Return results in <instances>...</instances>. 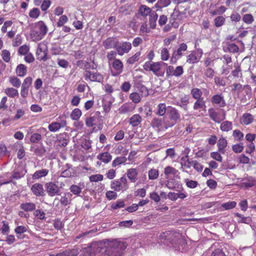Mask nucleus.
<instances>
[{
    "label": "nucleus",
    "instance_id": "obj_33",
    "mask_svg": "<svg viewBox=\"0 0 256 256\" xmlns=\"http://www.w3.org/2000/svg\"><path fill=\"white\" fill-rule=\"evenodd\" d=\"M48 172L49 170L47 169H42L37 170L32 174V178L34 180H37L44 177L48 174Z\"/></svg>",
    "mask_w": 256,
    "mask_h": 256
},
{
    "label": "nucleus",
    "instance_id": "obj_27",
    "mask_svg": "<svg viewBox=\"0 0 256 256\" xmlns=\"http://www.w3.org/2000/svg\"><path fill=\"white\" fill-rule=\"evenodd\" d=\"M142 121V117L139 114H136L133 115L130 118L129 122L132 126H137L141 123Z\"/></svg>",
    "mask_w": 256,
    "mask_h": 256
},
{
    "label": "nucleus",
    "instance_id": "obj_15",
    "mask_svg": "<svg viewBox=\"0 0 256 256\" xmlns=\"http://www.w3.org/2000/svg\"><path fill=\"white\" fill-rule=\"evenodd\" d=\"M69 141V136L66 132L60 134L56 141L57 144L61 147H64Z\"/></svg>",
    "mask_w": 256,
    "mask_h": 256
},
{
    "label": "nucleus",
    "instance_id": "obj_1",
    "mask_svg": "<svg viewBox=\"0 0 256 256\" xmlns=\"http://www.w3.org/2000/svg\"><path fill=\"white\" fill-rule=\"evenodd\" d=\"M128 244L123 241L108 240L92 244V247L97 246L103 256H121L123 251L126 248Z\"/></svg>",
    "mask_w": 256,
    "mask_h": 256
},
{
    "label": "nucleus",
    "instance_id": "obj_34",
    "mask_svg": "<svg viewBox=\"0 0 256 256\" xmlns=\"http://www.w3.org/2000/svg\"><path fill=\"white\" fill-rule=\"evenodd\" d=\"M152 126L159 130H163V118H154L152 121Z\"/></svg>",
    "mask_w": 256,
    "mask_h": 256
},
{
    "label": "nucleus",
    "instance_id": "obj_41",
    "mask_svg": "<svg viewBox=\"0 0 256 256\" xmlns=\"http://www.w3.org/2000/svg\"><path fill=\"white\" fill-rule=\"evenodd\" d=\"M72 194L69 192L64 194V196H62L60 200V204L64 206H66L68 205L70 200H68L70 198Z\"/></svg>",
    "mask_w": 256,
    "mask_h": 256
},
{
    "label": "nucleus",
    "instance_id": "obj_4",
    "mask_svg": "<svg viewBox=\"0 0 256 256\" xmlns=\"http://www.w3.org/2000/svg\"><path fill=\"white\" fill-rule=\"evenodd\" d=\"M160 240H170L172 244H176V242L180 244H184L185 242L182 236L178 232H174L170 231H166L161 234L159 236Z\"/></svg>",
    "mask_w": 256,
    "mask_h": 256
},
{
    "label": "nucleus",
    "instance_id": "obj_12",
    "mask_svg": "<svg viewBox=\"0 0 256 256\" xmlns=\"http://www.w3.org/2000/svg\"><path fill=\"white\" fill-rule=\"evenodd\" d=\"M110 66H112V68L114 70V72H112V75L114 76H118L120 74L124 68V64L120 60H114L110 64H108Z\"/></svg>",
    "mask_w": 256,
    "mask_h": 256
},
{
    "label": "nucleus",
    "instance_id": "obj_48",
    "mask_svg": "<svg viewBox=\"0 0 256 256\" xmlns=\"http://www.w3.org/2000/svg\"><path fill=\"white\" fill-rule=\"evenodd\" d=\"M141 53L140 52H136L134 56L129 58L127 60V63L130 64H133L138 62L140 58Z\"/></svg>",
    "mask_w": 256,
    "mask_h": 256
},
{
    "label": "nucleus",
    "instance_id": "obj_62",
    "mask_svg": "<svg viewBox=\"0 0 256 256\" xmlns=\"http://www.w3.org/2000/svg\"><path fill=\"white\" fill-rule=\"evenodd\" d=\"M104 176L102 174H93L90 176V182H97L102 180Z\"/></svg>",
    "mask_w": 256,
    "mask_h": 256
},
{
    "label": "nucleus",
    "instance_id": "obj_20",
    "mask_svg": "<svg viewBox=\"0 0 256 256\" xmlns=\"http://www.w3.org/2000/svg\"><path fill=\"white\" fill-rule=\"evenodd\" d=\"M20 208L26 212H32L36 210V205L32 202H24L20 204Z\"/></svg>",
    "mask_w": 256,
    "mask_h": 256
},
{
    "label": "nucleus",
    "instance_id": "obj_50",
    "mask_svg": "<svg viewBox=\"0 0 256 256\" xmlns=\"http://www.w3.org/2000/svg\"><path fill=\"white\" fill-rule=\"evenodd\" d=\"M82 116L81 110L78 108L74 109L71 113L70 118L72 120H76Z\"/></svg>",
    "mask_w": 256,
    "mask_h": 256
},
{
    "label": "nucleus",
    "instance_id": "obj_38",
    "mask_svg": "<svg viewBox=\"0 0 256 256\" xmlns=\"http://www.w3.org/2000/svg\"><path fill=\"white\" fill-rule=\"evenodd\" d=\"M110 188L116 191L124 190L123 187L119 180H114L111 182Z\"/></svg>",
    "mask_w": 256,
    "mask_h": 256
},
{
    "label": "nucleus",
    "instance_id": "obj_45",
    "mask_svg": "<svg viewBox=\"0 0 256 256\" xmlns=\"http://www.w3.org/2000/svg\"><path fill=\"white\" fill-rule=\"evenodd\" d=\"M42 138V136L38 132H35L31 135L30 138V141L31 143L32 144L38 143L41 141Z\"/></svg>",
    "mask_w": 256,
    "mask_h": 256
},
{
    "label": "nucleus",
    "instance_id": "obj_25",
    "mask_svg": "<svg viewBox=\"0 0 256 256\" xmlns=\"http://www.w3.org/2000/svg\"><path fill=\"white\" fill-rule=\"evenodd\" d=\"M26 172V170L20 168L14 170L11 176V178L18 180L22 178Z\"/></svg>",
    "mask_w": 256,
    "mask_h": 256
},
{
    "label": "nucleus",
    "instance_id": "obj_3",
    "mask_svg": "<svg viewBox=\"0 0 256 256\" xmlns=\"http://www.w3.org/2000/svg\"><path fill=\"white\" fill-rule=\"evenodd\" d=\"M162 65L167 66V64L162 62L148 61L144 64L143 68L146 71H152L154 75L158 77H162L164 74V70L162 68Z\"/></svg>",
    "mask_w": 256,
    "mask_h": 256
},
{
    "label": "nucleus",
    "instance_id": "obj_24",
    "mask_svg": "<svg viewBox=\"0 0 256 256\" xmlns=\"http://www.w3.org/2000/svg\"><path fill=\"white\" fill-rule=\"evenodd\" d=\"M127 176L132 182H135L138 179V172L136 168H130L127 170Z\"/></svg>",
    "mask_w": 256,
    "mask_h": 256
},
{
    "label": "nucleus",
    "instance_id": "obj_51",
    "mask_svg": "<svg viewBox=\"0 0 256 256\" xmlns=\"http://www.w3.org/2000/svg\"><path fill=\"white\" fill-rule=\"evenodd\" d=\"M30 47L26 44H24L20 46L18 50V54L20 56H24L28 53Z\"/></svg>",
    "mask_w": 256,
    "mask_h": 256
},
{
    "label": "nucleus",
    "instance_id": "obj_18",
    "mask_svg": "<svg viewBox=\"0 0 256 256\" xmlns=\"http://www.w3.org/2000/svg\"><path fill=\"white\" fill-rule=\"evenodd\" d=\"M32 193L36 196H42L44 194L43 186L40 184H35L31 188Z\"/></svg>",
    "mask_w": 256,
    "mask_h": 256
},
{
    "label": "nucleus",
    "instance_id": "obj_2",
    "mask_svg": "<svg viewBox=\"0 0 256 256\" xmlns=\"http://www.w3.org/2000/svg\"><path fill=\"white\" fill-rule=\"evenodd\" d=\"M48 28L43 21H39L36 23L30 32V37L33 41L37 42L41 40L47 34Z\"/></svg>",
    "mask_w": 256,
    "mask_h": 256
},
{
    "label": "nucleus",
    "instance_id": "obj_46",
    "mask_svg": "<svg viewBox=\"0 0 256 256\" xmlns=\"http://www.w3.org/2000/svg\"><path fill=\"white\" fill-rule=\"evenodd\" d=\"M158 170L155 168H152L148 172V179L150 180L156 179L158 178Z\"/></svg>",
    "mask_w": 256,
    "mask_h": 256
},
{
    "label": "nucleus",
    "instance_id": "obj_37",
    "mask_svg": "<svg viewBox=\"0 0 256 256\" xmlns=\"http://www.w3.org/2000/svg\"><path fill=\"white\" fill-rule=\"evenodd\" d=\"M206 107V102L204 98H200V100H196V102L194 103L193 108L194 110H198L204 108Z\"/></svg>",
    "mask_w": 256,
    "mask_h": 256
},
{
    "label": "nucleus",
    "instance_id": "obj_9",
    "mask_svg": "<svg viewBox=\"0 0 256 256\" xmlns=\"http://www.w3.org/2000/svg\"><path fill=\"white\" fill-rule=\"evenodd\" d=\"M45 188L48 195L50 196L60 195V190L54 182H50L45 184Z\"/></svg>",
    "mask_w": 256,
    "mask_h": 256
},
{
    "label": "nucleus",
    "instance_id": "obj_52",
    "mask_svg": "<svg viewBox=\"0 0 256 256\" xmlns=\"http://www.w3.org/2000/svg\"><path fill=\"white\" fill-rule=\"evenodd\" d=\"M182 14H183L180 12L178 10L174 8L170 16V18L172 20H180L182 18Z\"/></svg>",
    "mask_w": 256,
    "mask_h": 256
},
{
    "label": "nucleus",
    "instance_id": "obj_36",
    "mask_svg": "<svg viewBox=\"0 0 256 256\" xmlns=\"http://www.w3.org/2000/svg\"><path fill=\"white\" fill-rule=\"evenodd\" d=\"M233 86L234 88L232 90L236 92L238 94L240 93L245 88L248 90L249 91L250 89V88L248 85L243 86L239 83L234 84H233Z\"/></svg>",
    "mask_w": 256,
    "mask_h": 256
},
{
    "label": "nucleus",
    "instance_id": "obj_60",
    "mask_svg": "<svg viewBox=\"0 0 256 256\" xmlns=\"http://www.w3.org/2000/svg\"><path fill=\"white\" fill-rule=\"evenodd\" d=\"M198 62V60L194 54L192 53L188 56L186 60V62L188 63L192 64L196 63Z\"/></svg>",
    "mask_w": 256,
    "mask_h": 256
},
{
    "label": "nucleus",
    "instance_id": "obj_64",
    "mask_svg": "<svg viewBox=\"0 0 256 256\" xmlns=\"http://www.w3.org/2000/svg\"><path fill=\"white\" fill-rule=\"evenodd\" d=\"M233 136L236 140H241L243 139L244 134L240 130H236L233 132Z\"/></svg>",
    "mask_w": 256,
    "mask_h": 256
},
{
    "label": "nucleus",
    "instance_id": "obj_30",
    "mask_svg": "<svg viewBox=\"0 0 256 256\" xmlns=\"http://www.w3.org/2000/svg\"><path fill=\"white\" fill-rule=\"evenodd\" d=\"M133 108L131 103H125L119 108L118 112L120 114H125L132 111Z\"/></svg>",
    "mask_w": 256,
    "mask_h": 256
},
{
    "label": "nucleus",
    "instance_id": "obj_17",
    "mask_svg": "<svg viewBox=\"0 0 256 256\" xmlns=\"http://www.w3.org/2000/svg\"><path fill=\"white\" fill-rule=\"evenodd\" d=\"M208 114L210 118L217 123H220L222 120L225 119V114H224V116L222 118H220V114L216 112L214 109L210 108L208 110Z\"/></svg>",
    "mask_w": 256,
    "mask_h": 256
},
{
    "label": "nucleus",
    "instance_id": "obj_32",
    "mask_svg": "<svg viewBox=\"0 0 256 256\" xmlns=\"http://www.w3.org/2000/svg\"><path fill=\"white\" fill-rule=\"evenodd\" d=\"M5 94L8 96L12 98L18 97L19 94L17 89L14 88H7L4 90Z\"/></svg>",
    "mask_w": 256,
    "mask_h": 256
},
{
    "label": "nucleus",
    "instance_id": "obj_61",
    "mask_svg": "<svg viewBox=\"0 0 256 256\" xmlns=\"http://www.w3.org/2000/svg\"><path fill=\"white\" fill-rule=\"evenodd\" d=\"M236 205V203L234 201L228 202L223 204L222 207L226 210H230L234 208Z\"/></svg>",
    "mask_w": 256,
    "mask_h": 256
},
{
    "label": "nucleus",
    "instance_id": "obj_26",
    "mask_svg": "<svg viewBox=\"0 0 256 256\" xmlns=\"http://www.w3.org/2000/svg\"><path fill=\"white\" fill-rule=\"evenodd\" d=\"M166 186L170 190H178V189H181L182 186L180 185L175 180L172 178L170 179L166 182Z\"/></svg>",
    "mask_w": 256,
    "mask_h": 256
},
{
    "label": "nucleus",
    "instance_id": "obj_53",
    "mask_svg": "<svg viewBox=\"0 0 256 256\" xmlns=\"http://www.w3.org/2000/svg\"><path fill=\"white\" fill-rule=\"evenodd\" d=\"M234 216L236 217L240 218H241L240 220L238 221V222L244 223L246 224H248L250 222L251 220L249 217H245L242 214L236 212L234 214Z\"/></svg>",
    "mask_w": 256,
    "mask_h": 256
},
{
    "label": "nucleus",
    "instance_id": "obj_39",
    "mask_svg": "<svg viewBox=\"0 0 256 256\" xmlns=\"http://www.w3.org/2000/svg\"><path fill=\"white\" fill-rule=\"evenodd\" d=\"M220 128L222 132H228L232 130V122L226 120L222 122Z\"/></svg>",
    "mask_w": 256,
    "mask_h": 256
},
{
    "label": "nucleus",
    "instance_id": "obj_49",
    "mask_svg": "<svg viewBox=\"0 0 256 256\" xmlns=\"http://www.w3.org/2000/svg\"><path fill=\"white\" fill-rule=\"evenodd\" d=\"M126 161V158L125 156L117 157L112 162V166L116 167L117 166L124 163Z\"/></svg>",
    "mask_w": 256,
    "mask_h": 256
},
{
    "label": "nucleus",
    "instance_id": "obj_28",
    "mask_svg": "<svg viewBox=\"0 0 256 256\" xmlns=\"http://www.w3.org/2000/svg\"><path fill=\"white\" fill-rule=\"evenodd\" d=\"M227 140L224 138H220L218 142V152L221 154H224L225 148L227 146Z\"/></svg>",
    "mask_w": 256,
    "mask_h": 256
},
{
    "label": "nucleus",
    "instance_id": "obj_11",
    "mask_svg": "<svg viewBox=\"0 0 256 256\" xmlns=\"http://www.w3.org/2000/svg\"><path fill=\"white\" fill-rule=\"evenodd\" d=\"M132 44L130 42H124L118 44L116 46V52L120 56H123L124 54L128 53L132 49Z\"/></svg>",
    "mask_w": 256,
    "mask_h": 256
},
{
    "label": "nucleus",
    "instance_id": "obj_10",
    "mask_svg": "<svg viewBox=\"0 0 256 256\" xmlns=\"http://www.w3.org/2000/svg\"><path fill=\"white\" fill-rule=\"evenodd\" d=\"M84 78L86 80H90L92 82H100L103 80V76L98 72H92L90 71H86L84 74Z\"/></svg>",
    "mask_w": 256,
    "mask_h": 256
},
{
    "label": "nucleus",
    "instance_id": "obj_31",
    "mask_svg": "<svg viewBox=\"0 0 256 256\" xmlns=\"http://www.w3.org/2000/svg\"><path fill=\"white\" fill-rule=\"evenodd\" d=\"M16 73L20 77H24L27 72V67L24 64H18L16 68Z\"/></svg>",
    "mask_w": 256,
    "mask_h": 256
},
{
    "label": "nucleus",
    "instance_id": "obj_21",
    "mask_svg": "<svg viewBox=\"0 0 256 256\" xmlns=\"http://www.w3.org/2000/svg\"><path fill=\"white\" fill-rule=\"evenodd\" d=\"M66 122L62 121L60 123L58 122H52L48 125V128L52 132H56L58 130L61 128L66 126Z\"/></svg>",
    "mask_w": 256,
    "mask_h": 256
},
{
    "label": "nucleus",
    "instance_id": "obj_23",
    "mask_svg": "<svg viewBox=\"0 0 256 256\" xmlns=\"http://www.w3.org/2000/svg\"><path fill=\"white\" fill-rule=\"evenodd\" d=\"M254 116L250 113L243 114L240 118V122L244 125H248L252 122Z\"/></svg>",
    "mask_w": 256,
    "mask_h": 256
},
{
    "label": "nucleus",
    "instance_id": "obj_7",
    "mask_svg": "<svg viewBox=\"0 0 256 256\" xmlns=\"http://www.w3.org/2000/svg\"><path fill=\"white\" fill-rule=\"evenodd\" d=\"M37 58L39 60H46L48 59V48L46 44L44 42H40L38 46L36 52Z\"/></svg>",
    "mask_w": 256,
    "mask_h": 256
},
{
    "label": "nucleus",
    "instance_id": "obj_22",
    "mask_svg": "<svg viewBox=\"0 0 256 256\" xmlns=\"http://www.w3.org/2000/svg\"><path fill=\"white\" fill-rule=\"evenodd\" d=\"M168 114L170 119L176 124L177 120L180 118V113L177 110L174 108H170L168 110Z\"/></svg>",
    "mask_w": 256,
    "mask_h": 256
},
{
    "label": "nucleus",
    "instance_id": "obj_40",
    "mask_svg": "<svg viewBox=\"0 0 256 256\" xmlns=\"http://www.w3.org/2000/svg\"><path fill=\"white\" fill-rule=\"evenodd\" d=\"M153 11L148 6L145 5H142L139 8L140 13L143 16L150 15Z\"/></svg>",
    "mask_w": 256,
    "mask_h": 256
},
{
    "label": "nucleus",
    "instance_id": "obj_44",
    "mask_svg": "<svg viewBox=\"0 0 256 256\" xmlns=\"http://www.w3.org/2000/svg\"><path fill=\"white\" fill-rule=\"evenodd\" d=\"M150 27L154 28L156 26V21L158 18V15L154 11L150 14Z\"/></svg>",
    "mask_w": 256,
    "mask_h": 256
},
{
    "label": "nucleus",
    "instance_id": "obj_29",
    "mask_svg": "<svg viewBox=\"0 0 256 256\" xmlns=\"http://www.w3.org/2000/svg\"><path fill=\"white\" fill-rule=\"evenodd\" d=\"M97 158L104 163L107 164L112 160V156L108 152H105L98 154Z\"/></svg>",
    "mask_w": 256,
    "mask_h": 256
},
{
    "label": "nucleus",
    "instance_id": "obj_13",
    "mask_svg": "<svg viewBox=\"0 0 256 256\" xmlns=\"http://www.w3.org/2000/svg\"><path fill=\"white\" fill-rule=\"evenodd\" d=\"M76 65L80 68L88 71V70H94L96 68V65L94 62H88L84 60H79L76 62Z\"/></svg>",
    "mask_w": 256,
    "mask_h": 256
},
{
    "label": "nucleus",
    "instance_id": "obj_43",
    "mask_svg": "<svg viewBox=\"0 0 256 256\" xmlns=\"http://www.w3.org/2000/svg\"><path fill=\"white\" fill-rule=\"evenodd\" d=\"M191 94L192 98L195 100H200V98H204L202 97V93L201 90L198 88H192L191 90Z\"/></svg>",
    "mask_w": 256,
    "mask_h": 256
},
{
    "label": "nucleus",
    "instance_id": "obj_19",
    "mask_svg": "<svg viewBox=\"0 0 256 256\" xmlns=\"http://www.w3.org/2000/svg\"><path fill=\"white\" fill-rule=\"evenodd\" d=\"M118 44V42L115 38H109L106 40L103 43L104 47L106 49L112 48H116Z\"/></svg>",
    "mask_w": 256,
    "mask_h": 256
},
{
    "label": "nucleus",
    "instance_id": "obj_57",
    "mask_svg": "<svg viewBox=\"0 0 256 256\" xmlns=\"http://www.w3.org/2000/svg\"><path fill=\"white\" fill-rule=\"evenodd\" d=\"M40 10L38 8H33L29 12V16L32 18H36L40 15Z\"/></svg>",
    "mask_w": 256,
    "mask_h": 256
},
{
    "label": "nucleus",
    "instance_id": "obj_16",
    "mask_svg": "<svg viewBox=\"0 0 256 256\" xmlns=\"http://www.w3.org/2000/svg\"><path fill=\"white\" fill-rule=\"evenodd\" d=\"M179 174L177 170L170 166H168L164 169V174L166 178L178 176Z\"/></svg>",
    "mask_w": 256,
    "mask_h": 256
},
{
    "label": "nucleus",
    "instance_id": "obj_8",
    "mask_svg": "<svg viewBox=\"0 0 256 256\" xmlns=\"http://www.w3.org/2000/svg\"><path fill=\"white\" fill-rule=\"evenodd\" d=\"M188 48L187 45L184 43H182L179 46V48L176 50H174L172 54L170 62L171 64H176V61L182 56L183 52L186 50Z\"/></svg>",
    "mask_w": 256,
    "mask_h": 256
},
{
    "label": "nucleus",
    "instance_id": "obj_47",
    "mask_svg": "<svg viewBox=\"0 0 256 256\" xmlns=\"http://www.w3.org/2000/svg\"><path fill=\"white\" fill-rule=\"evenodd\" d=\"M166 112V106L164 104L162 103L158 105L157 111L156 114L159 116H163Z\"/></svg>",
    "mask_w": 256,
    "mask_h": 256
},
{
    "label": "nucleus",
    "instance_id": "obj_63",
    "mask_svg": "<svg viewBox=\"0 0 256 256\" xmlns=\"http://www.w3.org/2000/svg\"><path fill=\"white\" fill-rule=\"evenodd\" d=\"M22 43V38L20 35L17 34L16 36L12 40V46L16 47L20 45Z\"/></svg>",
    "mask_w": 256,
    "mask_h": 256
},
{
    "label": "nucleus",
    "instance_id": "obj_35",
    "mask_svg": "<svg viewBox=\"0 0 256 256\" xmlns=\"http://www.w3.org/2000/svg\"><path fill=\"white\" fill-rule=\"evenodd\" d=\"M78 254V249L67 250L61 253H58L56 256H76Z\"/></svg>",
    "mask_w": 256,
    "mask_h": 256
},
{
    "label": "nucleus",
    "instance_id": "obj_58",
    "mask_svg": "<svg viewBox=\"0 0 256 256\" xmlns=\"http://www.w3.org/2000/svg\"><path fill=\"white\" fill-rule=\"evenodd\" d=\"M27 230V226H20L15 228L14 232L16 233V234L18 235V237L22 234H24L25 232H26Z\"/></svg>",
    "mask_w": 256,
    "mask_h": 256
},
{
    "label": "nucleus",
    "instance_id": "obj_59",
    "mask_svg": "<svg viewBox=\"0 0 256 256\" xmlns=\"http://www.w3.org/2000/svg\"><path fill=\"white\" fill-rule=\"evenodd\" d=\"M176 123L170 120H168V119H166L165 118H163V130L164 129H167L169 128L172 127Z\"/></svg>",
    "mask_w": 256,
    "mask_h": 256
},
{
    "label": "nucleus",
    "instance_id": "obj_55",
    "mask_svg": "<svg viewBox=\"0 0 256 256\" xmlns=\"http://www.w3.org/2000/svg\"><path fill=\"white\" fill-rule=\"evenodd\" d=\"M214 26L216 27L222 26L225 22V18L222 16H218L215 18L214 20Z\"/></svg>",
    "mask_w": 256,
    "mask_h": 256
},
{
    "label": "nucleus",
    "instance_id": "obj_14",
    "mask_svg": "<svg viewBox=\"0 0 256 256\" xmlns=\"http://www.w3.org/2000/svg\"><path fill=\"white\" fill-rule=\"evenodd\" d=\"M211 102L213 104L218 105L220 108L226 106L224 96L222 94L214 95L212 98Z\"/></svg>",
    "mask_w": 256,
    "mask_h": 256
},
{
    "label": "nucleus",
    "instance_id": "obj_5",
    "mask_svg": "<svg viewBox=\"0 0 256 256\" xmlns=\"http://www.w3.org/2000/svg\"><path fill=\"white\" fill-rule=\"evenodd\" d=\"M166 76L168 78L172 76L180 77L182 75L184 70L182 66H177L174 68L172 66H167L166 68Z\"/></svg>",
    "mask_w": 256,
    "mask_h": 256
},
{
    "label": "nucleus",
    "instance_id": "obj_56",
    "mask_svg": "<svg viewBox=\"0 0 256 256\" xmlns=\"http://www.w3.org/2000/svg\"><path fill=\"white\" fill-rule=\"evenodd\" d=\"M130 98L135 104L140 102L141 100V96L137 92H132L130 95Z\"/></svg>",
    "mask_w": 256,
    "mask_h": 256
},
{
    "label": "nucleus",
    "instance_id": "obj_42",
    "mask_svg": "<svg viewBox=\"0 0 256 256\" xmlns=\"http://www.w3.org/2000/svg\"><path fill=\"white\" fill-rule=\"evenodd\" d=\"M9 82L14 87L16 88H18L22 84L20 80L15 76H10Z\"/></svg>",
    "mask_w": 256,
    "mask_h": 256
},
{
    "label": "nucleus",
    "instance_id": "obj_54",
    "mask_svg": "<svg viewBox=\"0 0 256 256\" xmlns=\"http://www.w3.org/2000/svg\"><path fill=\"white\" fill-rule=\"evenodd\" d=\"M117 52L116 51L112 50L110 52H108L106 55V58L108 60V64H110L112 62H114V60H118L116 58Z\"/></svg>",
    "mask_w": 256,
    "mask_h": 256
},
{
    "label": "nucleus",
    "instance_id": "obj_6",
    "mask_svg": "<svg viewBox=\"0 0 256 256\" xmlns=\"http://www.w3.org/2000/svg\"><path fill=\"white\" fill-rule=\"evenodd\" d=\"M103 119L100 112H94L93 116L88 118L86 120V124L88 127H92L94 126L100 124L102 123Z\"/></svg>",
    "mask_w": 256,
    "mask_h": 256
}]
</instances>
